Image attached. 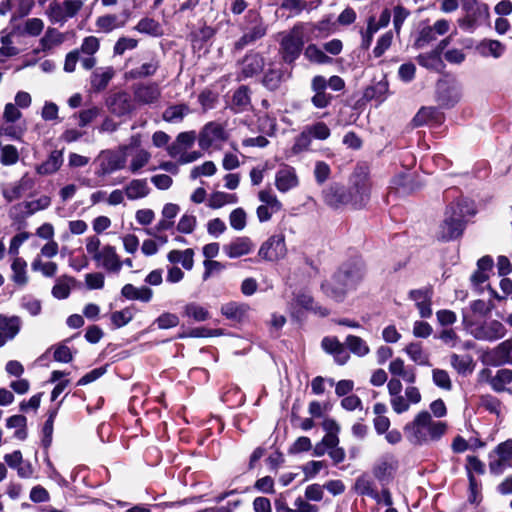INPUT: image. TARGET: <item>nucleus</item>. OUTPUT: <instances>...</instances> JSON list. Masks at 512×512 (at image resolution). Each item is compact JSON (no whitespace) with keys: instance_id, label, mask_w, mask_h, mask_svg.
I'll use <instances>...</instances> for the list:
<instances>
[{"instance_id":"nucleus-1","label":"nucleus","mask_w":512,"mask_h":512,"mask_svg":"<svg viewBox=\"0 0 512 512\" xmlns=\"http://www.w3.org/2000/svg\"><path fill=\"white\" fill-rule=\"evenodd\" d=\"M364 265L361 259L354 258L343 263L332 277L321 284L323 293L336 302H342L355 291L364 278Z\"/></svg>"},{"instance_id":"nucleus-2","label":"nucleus","mask_w":512,"mask_h":512,"mask_svg":"<svg viewBox=\"0 0 512 512\" xmlns=\"http://www.w3.org/2000/svg\"><path fill=\"white\" fill-rule=\"evenodd\" d=\"M404 431L411 442L422 445L438 441L446 433L447 423L433 420L428 411H421L405 425Z\"/></svg>"},{"instance_id":"nucleus-3","label":"nucleus","mask_w":512,"mask_h":512,"mask_svg":"<svg viewBox=\"0 0 512 512\" xmlns=\"http://www.w3.org/2000/svg\"><path fill=\"white\" fill-rule=\"evenodd\" d=\"M463 325L476 340L480 341L494 342L504 338L507 334V329L502 322L491 320L483 323H474L465 313H463Z\"/></svg>"},{"instance_id":"nucleus-4","label":"nucleus","mask_w":512,"mask_h":512,"mask_svg":"<svg viewBox=\"0 0 512 512\" xmlns=\"http://www.w3.org/2000/svg\"><path fill=\"white\" fill-rule=\"evenodd\" d=\"M279 45V54L282 60L287 64L294 63L303 50V27L295 25L290 31L282 33Z\"/></svg>"},{"instance_id":"nucleus-5","label":"nucleus","mask_w":512,"mask_h":512,"mask_svg":"<svg viewBox=\"0 0 512 512\" xmlns=\"http://www.w3.org/2000/svg\"><path fill=\"white\" fill-rule=\"evenodd\" d=\"M247 19L248 24L243 30V35L235 43V48L238 50L253 44L263 38L267 33V25L259 14L250 11L247 15Z\"/></svg>"},{"instance_id":"nucleus-6","label":"nucleus","mask_w":512,"mask_h":512,"mask_svg":"<svg viewBox=\"0 0 512 512\" xmlns=\"http://www.w3.org/2000/svg\"><path fill=\"white\" fill-rule=\"evenodd\" d=\"M476 212L474 201L465 197H459L448 205L444 224H463L468 221L469 217L474 216Z\"/></svg>"},{"instance_id":"nucleus-7","label":"nucleus","mask_w":512,"mask_h":512,"mask_svg":"<svg viewBox=\"0 0 512 512\" xmlns=\"http://www.w3.org/2000/svg\"><path fill=\"white\" fill-rule=\"evenodd\" d=\"M82 0H64L53 2L49 5L48 16L54 23H65L68 19L75 17L82 9Z\"/></svg>"},{"instance_id":"nucleus-8","label":"nucleus","mask_w":512,"mask_h":512,"mask_svg":"<svg viewBox=\"0 0 512 512\" xmlns=\"http://www.w3.org/2000/svg\"><path fill=\"white\" fill-rule=\"evenodd\" d=\"M133 101L138 105L158 104L162 91L156 82H138L132 86Z\"/></svg>"},{"instance_id":"nucleus-9","label":"nucleus","mask_w":512,"mask_h":512,"mask_svg":"<svg viewBox=\"0 0 512 512\" xmlns=\"http://www.w3.org/2000/svg\"><path fill=\"white\" fill-rule=\"evenodd\" d=\"M129 146H124L121 151H103L99 158V175H107L117 170L123 169L126 164V153Z\"/></svg>"},{"instance_id":"nucleus-10","label":"nucleus","mask_w":512,"mask_h":512,"mask_svg":"<svg viewBox=\"0 0 512 512\" xmlns=\"http://www.w3.org/2000/svg\"><path fill=\"white\" fill-rule=\"evenodd\" d=\"M512 460V439H508L496 446L489 454V470L492 474L500 475L506 465Z\"/></svg>"},{"instance_id":"nucleus-11","label":"nucleus","mask_w":512,"mask_h":512,"mask_svg":"<svg viewBox=\"0 0 512 512\" xmlns=\"http://www.w3.org/2000/svg\"><path fill=\"white\" fill-rule=\"evenodd\" d=\"M261 205L257 208V216L260 222H267L273 214L281 211L282 204L271 190H261L258 193Z\"/></svg>"},{"instance_id":"nucleus-12","label":"nucleus","mask_w":512,"mask_h":512,"mask_svg":"<svg viewBox=\"0 0 512 512\" xmlns=\"http://www.w3.org/2000/svg\"><path fill=\"white\" fill-rule=\"evenodd\" d=\"M265 65L264 57L258 52H250L245 55L239 64V80L251 78L262 72Z\"/></svg>"},{"instance_id":"nucleus-13","label":"nucleus","mask_w":512,"mask_h":512,"mask_svg":"<svg viewBox=\"0 0 512 512\" xmlns=\"http://www.w3.org/2000/svg\"><path fill=\"white\" fill-rule=\"evenodd\" d=\"M227 138L225 129L221 124L209 122L200 132L198 143L203 150L209 149L214 143Z\"/></svg>"},{"instance_id":"nucleus-14","label":"nucleus","mask_w":512,"mask_h":512,"mask_svg":"<svg viewBox=\"0 0 512 512\" xmlns=\"http://www.w3.org/2000/svg\"><path fill=\"white\" fill-rule=\"evenodd\" d=\"M323 199L328 206L334 209H340L350 204L352 193L348 192L343 186L335 184L323 191Z\"/></svg>"},{"instance_id":"nucleus-15","label":"nucleus","mask_w":512,"mask_h":512,"mask_svg":"<svg viewBox=\"0 0 512 512\" xmlns=\"http://www.w3.org/2000/svg\"><path fill=\"white\" fill-rule=\"evenodd\" d=\"M22 320L19 316L0 314V347L13 340L20 332Z\"/></svg>"},{"instance_id":"nucleus-16","label":"nucleus","mask_w":512,"mask_h":512,"mask_svg":"<svg viewBox=\"0 0 512 512\" xmlns=\"http://www.w3.org/2000/svg\"><path fill=\"white\" fill-rule=\"evenodd\" d=\"M299 185L296 169L290 165H282L275 174V186L279 192L286 193Z\"/></svg>"},{"instance_id":"nucleus-17","label":"nucleus","mask_w":512,"mask_h":512,"mask_svg":"<svg viewBox=\"0 0 512 512\" xmlns=\"http://www.w3.org/2000/svg\"><path fill=\"white\" fill-rule=\"evenodd\" d=\"M286 251L284 236L275 235L261 246L259 255L266 260L276 261L283 258Z\"/></svg>"},{"instance_id":"nucleus-18","label":"nucleus","mask_w":512,"mask_h":512,"mask_svg":"<svg viewBox=\"0 0 512 512\" xmlns=\"http://www.w3.org/2000/svg\"><path fill=\"white\" fill-rule=\"evenodd\" d=\"M371 187V182L365 176L356 180L353 187L348 190V192L352 193L350 205L355 209L364 207L370 199Z\"/></svg>"},{"instance_id":"nucleus-19","label":"nucleus","mask_w":512,"mask_h":512,"mask_svg":"<svg viewBox=\"0 0 512 512\" xmlns=\"http://www.w3.org/2000/svg\"><path fill=\"white\" fill-rule=\"evenodd\" d=\"M311 89L314 92V95L311 98V102L314 107L323 109L330 105L333 96L326 92L327 80L325 77L321 75L313 77L311 81Z\"/></svg>"},{"instance_id":"nucleus-20","label":"nucleus","mask_w":512,"mask_h":512,"mask_svg":"<svg viewBox=\"0 0 512 512\" xmlns=\"http://www.w3.org/2000/svg\"><path fill=\"white\" fill-rule=\"evenodd\" d=\"M50 205V198L47 196H41L38 199L25 201L15 205L11 214L15 217L26 218L37 211L43 210Z\"/></svg>"},{"instance_id":"nucleus-21","label":"nucleus","mask_w":512,"mask_h":512,"mask_svg":"<svg viewBox=\"0 0 512 512\" xmlns=\"http://www.w3.org/2000/svg\"><path fill=\"white\" fill-rule=\"evenodd\" d=\"M107 105L110 112L116 116H124L134 110L133 100L125 91L112 95L107 101Z\"/></svg>"},{"instance_id":"nucleus-22","label":"nucleus","mask_w":512,"mask_h":512,"mask_svg":"<svg viewBox=\"0 0 512 512\" xmlns=\"http://www.w3.org/2000/svg\"><path fill=\"white\" fill-rule=\"evenodd\" d=\"M99 48L100 42L97 37L88 36L83 39L80 49L78 50L80 51V54H84L81 59V65L84 69L90 70L96 65V58L94 57V54L97 53Z\"/></svg>"},{"instance_id":"nucleus-23","label":"nucleus","mask_w":512,"mask_h":512,"mask_svg":"<svg viewBox=\"0 0 512 512\" xmlns=\"http://www.w3.org/2000/svg\"><path fill=\"white\" fill-rule=\"evenodd\" d=\"M475 51L481 57L499 59L504 55L506 46L498 40L485 38L475 45Z\"/></svg>"},{"instance_id":"nucleus-24","label":"nucleus","mask_w":512,"mask_h":512,"mask_svg":"<svg viewBox=\"0 0 512 512\" xmlns=\"http://www.w3.org/2000/svg\"><path fill=\"white\" fill-rule=\"evenodd\" d=\"M409 298L415 302L419 314L422 318H429L432 315L431 299L432 292L430 289H415L409 293Z\"/></svg>"},{"instance_id":"nucleus-25","label":"nucleus","mask_w":512,"mask_h":512,"mask_svg":"<svg viewBox=\"0 0 512 512\" xmlns=\"http://www.w3.org/2000/svg\"><path fill=\"white\" fill-rule=\"evenodd\" d=\"M251 307L246 303L229 302L221 307V313L227 319L235 322H244L249 319Z\"/></svg>"},{"instance_id":"nucleus-26","label":"nucleus","mask_w":512,"mask_h":512,"mask_svg":"<svg viewBox=\"0 0 512 512\" xmlns=\"http://www.w3.org/2000/svg\"><path fill=\"white\" fill-rule=\"evenodd\" d=\"M160 67V61L157 57H152L149 61L142 63L139 67H135L126 71L124 78L126 80H138L154 76Z\"/></svg>"},{"instance_id":"nucleus-27","label":"nucleus","mask_w":512,"mask_h":512,"mask_svg":"<svg viewBox=\"0 0 512 512\" xmlns=\"http://www.w3.org/2000/svg\"><path fill=\"white\" fill-rule=\"evenodd\" d=\"M94 258L108 271L119 272L122 267V261L111 246H105Z\"/></svg>"},{"instance_id":"nucleus-28","label":"nucleus","mask_w":512,"mask_h":512,"mask_svg":"<svg viewBox=\"0 0 512 512\" xmlns=\"http://www.w3.org/2000/svg\"><path fill=\"white\" fill-rule=\"evenodd\" d=\"M4 460L10 468L17 470L20 478H30L33 475V467L30 462L23 460L21 451L6 454Z\"/></svg>"},{"instance_id":"nucleus-29","label":"nucleus","mask_w":512,"mask_h":512,"mask_svg":"<svg viewBox=\"0 0 512 512\" xmlns=\"http://www.w3.org/2000/svg\"><path fill=\"white\" fill-rule=\"evenodd\" d=\"M462 93L458 86L442 83L438 85L437 99L443 107H453L461 99Z\"/></svg>"},{"instance_id":"nucleus-30","label":"nucleus","mask_w":512,"mask_h":512,"mask_svg":"<svg viewBox=\"0 0 512 512\" xmlns=\"http://www.w3.org/2000/svg\"><path fill=\"white\" fill-rule=\"evenodd\" d=\"M251 107L250 90L247 86H240L232 95L230 109L235 113H242Z\"/></svg>"},{"instance_id":"nucleus-31","label":"nucleus","mask_w":512,"mask_h":512,"mask_svg":"<svg viewBox=\"0 0 512 512\" xmlns=\"http://www.w3.org/2000/svg\"><path fill=\"white\" fill-rule=\"evenodd\" d=\"M114 75L115 70L111 66L97 68L91 75V88L96 92L104 90Z\"/></svg>"},{"instance_id":"nucleus-32","label":"nucleus","mask_w":512,"mask_h":512,"mask_svg":"<svg viewBox=\"0 0 512 512\" xmlns=\"http://www.w3.org/2000/svg\"><path fill=\"white\" fill-rule=\"evenodd\" d=\"M396 466L397 461L393 455H384L376 462L373 468V474L377 479L383 480L393 474Z\"/></svg>"},{"instance_id":"nucleus-33","label":"nucleus","mask_w":512,"mask_h":512,"mask_svg":"<svg viewBox=\"0 0 512 512\" xmlns=\"http://www.w3.org/2000/svg\"><path fill=\"white\" fill-rule=\"evenodd\" d=\"M290 77V73L285 71L283 68H270L264 75L262 83L263 85L274 91L278 89L282 82L286 81Z\"/></svg>"},{"instance_id":"nucleus-34","label":"nucleus","mask_w":512,"mask_h":512,"mask_svg":"<svg viewBox=\"0 0 512 512\" xmlns=\"http://www.w3.org/2000/svg\"><path fill=\"white\" fill-rule=\"evenodd\" d=\"M450 365L458 374L463 376L471 374L475 368L472 356L456 353L450 355Z\"/></svg>"},{"instance_id":"nucleus-35","label":"nucleus","mask_w":512,"mask_h":512,"mask_svg":"<svg viewBox=\"0 0 512 512\" xmlns=\"http://www.w3.org/2000/svg\"><path fill=\"white\" fill-rule=\"evenodd\" d=\"M121 294L129 300H139L142 302H149L153 297L152 289L142 286L135 287L132 284H126L122 287Z\"/></svg>"},{"instance_id":"nucleus-36","label":"nucleus","mask_w":512,"mask_h":512,"mask_svg":"<svg viewBox=\"0 0 512 512\" xmlns=\"http://www.w3.org/2000/svg\"><path fill=\"white\" fill-rule=\"evenodd\" d=\"M389 372L397 377H401L405 382L413 384L416 381L414 369H407L401 358H396L389 363Z\"/></svg>"},{"instance_id":"nucleus-37","label":"nucleus","mask_w":512,"mask_h":512,"mask_svg":"<svg viewBox=\"0 0 512 512\" xmlns=\"http://www.w3.org/2000/svg\"><path fill=\"white\" fill-rule=\"evenodd\" d=\"M149 194V187L146 179H134L125 187V195L130 200L144 198Z\"/></svg>"},{"instance_id":"nucleus-38","label":"nucleus","mask_w":512,"mask_h":512,"mask_svg":"<svg viewBox=\"0 0 512 512\" xmlns=\"http://www.w3.org/2000/svg\"><path fill=\"white\" fill-rule=\"evenodd\" d=\"M190 112L187 104L170 105L164 110L162 118L168 123H180Z\"/></svg>"},{"instance_id":"nucleus-39","label":"nucleus","mask_w":512,"mask_h":512,"mask_svg":"<svg viewBox=\"0 0 512 512\" xmlns=\"http://www.w3.org/2000/svg\"><path fill=\"white\" fill-rule=\"evenodd\" d=\"M63 163L61 151H52L48 159L37 167V172L42 175H48L56 172Z\"/></svg>"},{"instance_id":"nucleus-40","label":"nucleus","mask_w":512,"mask_h":512,"mask_svg":"<svg viewBox=\"0 0 512 512\" xmlns=\"http://www.w3.org/2000/svg\"><path fill=\"white\" fill-rule=\"evenodd\" d=\"M230 258H237L248 254L252 250L251 242L247 238H240L224 247Z\"/></svg>"},{"instance_id":"nucleus-41","label":"nucleus","mask_w":512,"mask_h":512,"mask_svg":"<svg viewBox=\"0 0 512 512\" xmlns=\"http://www.w3.org/2000/svg\"><path fill=\"white\" fill-rule=\"evenodd\" d=\"M512 382V370L503 368L499 369L496 374L490 378L489 384L495 392H503L506 386Z\"/></svg>"},{"instance_id":"nucleus-42","label":"nucleus","mask_w":512,"mask_h":512,"mask_svg":"<svg viewBox=\"0 0 512 512\" xmlns=\"http://www.w3.org/2000/svg\"><path fill=\"white\" fill-rule=\"evenodd\" d=\"M409 358L418 365L430 366L429 355L423 350L420 343L412 342L405 347Z\"/></svg>"},{"instance_id":"nucleus-43","label":"nucleus","mask_w":512,"mask_h":512,"mask_svg":"<svg viewBox=\"0 0 512 512\" xmlns=\"http://www.w3.org/2000/svg\"><path fill=\"white\" fill-rule=\"evenodd\" d=\"M493 355L499 364L512 365V337L499 343L493 349Z\"/></svg>"},{"instance_id":"nucleus-44","label":"nucleus","mask_w":512,"mask_h":512,"mask_svg":"<svg viewBox=\"0 0 512 512\" xmlns=\"http://www.w3.org/2000/svg\"><path fill=\"white\" fill-rule=\"evenodd\" d=\"M151 159V153L145 149H137L132 155L128 166L131 173L136 174L144 168Z\"/></svg>"},{"instance_id":"nucleus-45","label":"nucleus","mask_w":512,"mask_h":512,"mask_svg":"<svg viewBox=\"0 0 512 512\" xmlns=\"http://www.w3.org/2000/svg\"><path fill=\"white\" fill-rule=\"evenodd\" d=\"M74 279L69 276H61L56 279L52 288V295L57 299H66L70 295Z\"/></svg>"},{"instance_id":"nucleus-46","label":"nucleus","mask_w":512,"mask_h":512,"mask_svg":"<svg viewBox=\"0 0 512 512\" xmlns=\"http://www.w3.org/2000/svg\"><path fill=\"white\" fill-rule=\"evenodd\" d=\"M193 256L194 252L192 249L184 251L172 250L168 254V260L171 263H180L186 270H191L194 264Z\"/></svg>"},{"instance_id":"nucleus-47","label":"nucleus","mask_w":512,"mask_h":512,"mask_svg":"<svg viewBox=\"0 0 512 512\" xmlns=\"http://www.w3.org/2000/svg\"><path fill=\"white\" fill-rule=\"evenodd\" d=\"M25 131V126L17 124L16 122H3L0 126V136L8 137L11 140H22Z\"/></svg>"},{"instance_id":"nucleus-48","label":"nucleus","mask_w":512,"mask_h":512,"mask_svg":"<svg viewBox=\"0 0 512 512\" xmlns=\"http://www.w3.org/2000/svg\"><path fill=\"white\" fill-rule=\"evenodd\" d=\"M135 29L140 33L154 37L163 34L161 25L156 20L148 17L141 19L135 26Z\"/></svg>"},{"instance_id":"nucleus-49","label":"nucleus","mask_w":512,"mask_h":512,"mask_svg":"<svg viewBox=\"0 0 512 512\" xmlns=\"http://www.w3.org/2000/svg\"><path fill=\"white\" fill-rule=\"evenodd\" d=\"M348 349L359 357H364L369 354L370 348L366 341L361 337L355 335H348L345 341Z\"/></svg>"},{"instance_id":"nucleus-50","label":"nucleus","mask_w":512,"mask_h":512,"mask_svg":"<svg viewBox=\"0 0 512 512\" xmlns=\"http://www.w3.org/2000/svg\"><path fill=\"white\" fill-rule=\"evenodd\" d=\"M96 26L99 30L109 33L124 26V21H120L117 15L107 14L97 18Z\"/></svg>"},{"instance_id":"nucleus-51","label":"nucleus","mask_w":512,"mask_h":512,"mask_svg":"<svg viewBox=\"0 0 512 512\" xmlns=\"http://www.w3.org/2000/svg\"><path fill=\"white\" fill-rule=\"evenodd\" d=\"M355 491L359 495L368 496L372 499H377V490L374 488L373 481L367 476H360L355 482Z\"/></svg>"},{"instance_id":"nucleus-52","label":"nucleus","mask_w":512,"mask_h":512,"mask_svg":"<svg viewBox=\"0 0 512 512\" xmlns=\"http://www.w3.org/2000/svg\"><path fill=\"white\" fill-rule=\"evenodd\" d=\"M63 34L55 28H48L45 35L40 40V46L43 51L52 49L54 46L63 42Z\"/></svg>"},{"instance_id":"nucleus-53","label":"nucleus","mask_w":512,"mask_h":512,"mask_svg":"<svg viewBox=\"0 0 512 512\" xmlns=\"http://www.w3.org/2000/svg\"><path fill=\"white\" fill-rule=\"evenodd\" d=\"M379 31L378 27H376V19L374 16H370L367 20L366 29H362L360 31L361 34V48L363 50H368L372 44L374 35Z\"/></svg>"},{"instance_id":"nucleus-54","label":"nucleus","mask_w":512,"mask_h":512,"mask_svg":"<svg viewBox=\"0 0 512 512\" xmlns=\"http://www.w3.org/2000/svg\"><path fill=\"white\" fill-rule=\"evenodd\" d=\"M304 56L311 62L317 64H328L332 59L315 44H309L304 50Z\"/></svg>"},{"instance_id":"nucleus-55","label":"nucleus","mask_w":512,"mask_h":512,"mask_svg":"<svg viewBox=\"0 0 512 512\" xmlns=\"http://www.w3.org/2000/svg\"><path fill=\"white\" fill-rule=\"evenodd\" d=\"M237 202L238 197L236 194L221 191L214 192L209 198V206L212 208H220L226 204H235Z\"/></svg>"},{"instance_id":"nucleus-56","label":"nucleus","mask_w":512,"mask_h":512,"mask_svg":"<svg viewBox=\"0 0 512 512\" xmlns=\"http://www.w3.org/2000/svg\"><path fill=\"white\" fill-rule=\"evenodd\" d=\"M417 62L421 66L433 70H438L443 65L441 55L435 50L429 53L420 54L417 57Z\"/></svg>"},{"instance_id":"nucleus-57","label":"nucleus","mask_w":512,"mask_h":512,"mask_svg":"<svg viewBox=\"0 0 512 512\" xmlns=\"http://www.w3.org/2000/svg\"><path fill=\"white\" fill-rule=\"evenodd\" d=\"M434 120H439V111L434 107L421 108L413 118L415 126H422Z\"/></svg>"},{"instance_id":"nucleus-58","label":"nucleus","mask_w":512,"mask_h":512,"mask_svg":"<svg viewBox=\"0 0 512 512\" xmlns=\"http://www.w3.org/2000/svg\"><path fill=\"white\" fill-rule=\"evenodd\" d=\"M304 131L310 139L314 138L317 140H326L331 134L330 128L324 122H316L312 125H307Z\"/></svg>"},{"instance_id":"nucleus-59","label":"nucleus","mask_w":512,"mask_h":512,"mask_svg":"<svg viewBox=\"0 0 512 512\" xmlns=\"http://www.w3.org/2000/svg\"><path fill=\"white\" fill-rule=\"evenodd\" d=\"M12 280L19 286H24L28 282L26 274V262L21 258H15L12 263Z\"/></svg>"},{"instance_id":"nucleus-60","label":"nucleus","mask_w":512,"mask_h":512,"mask_svg":"<svg viewBox=\"0 0 512 512\" xmlns=\"http://www.w3.org/2000/svg\"><path fill=\"white\" fill-rule=\"evenodd\" d=\"M27 419L23 415H14L7 419V427L15 428L14 436L19 440H24L27 437L26 431Z\"/></svg>"},{"instance_id":"nucleus-61","label":"nucleus","mask_w":512,"mask_h":512,"mask_svg":"<svg viewBox=\"0 0 512 512\" xmlns=\"http://www.w3.org/2000/svg\"><path fill=\"white\" fill-rule=\"evenodd\" d=\"M432 380L433 383L440 389L445 391H450L453 387L452 380L450 378L449 373L440 368H435L432 370Z\"/></svg>"},{"instance_id":"nucleus-62","label":"nucleus","mask_w":512,"mask_h":512,"mask_svg":"<svg viewBox=\"0 0 512 512\" xmlns=\"http://www.w3.org/2000/svg\"><path fill=\"white\" fill-rule=\"evenodd\" d=\"M19 160L18 149L11 144L4 145L0 152V163L3 166H12Z\"/></svg>"},{"instance_id":"nucleus-63","label":"nucleus","mask_w":512,"mask_h":512,"mask_svg":"<svg viewBox=\"0 0 512 512\" xmlns=\"http://www.w3.org/2000/svg\"><path fill=\"white\" fill-rule=\"evenodd\" d=\"M184 315L198 322L205 321L210 317L208 310L196 303L187 304L184 307Z\"/></svg>"},{"instance_id":"nucleus-64","label":"nucleus","mask_w":512,"mask_h":512,"mask_svg":"<svg viewBox=\"0 0 512 512\" xmlns=\"http://www.w3.org/2000/svg\"><path fill=\"white\" fill-rule=\"evenodd\" d=\"M463 233L461 226H438V230L435 232L437 238L440 241H450L460 237Z\"/></svg>"}]
</instances>
